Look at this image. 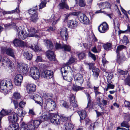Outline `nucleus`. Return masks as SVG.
Returning a JSON list of instances; mask_svg holds the SVG:
<instances>
[{
    "instance_id": "1",
    "label": "nucleus",
    "mask_w": 130,
    "mask_h": 130,
    "mask_svg": "<svg viewBox=\"0 0 130 130\" xmlns=\"http://www.w3.org/2000/svg\"><path fill=\"white\" fill-rule=\"evenodd\" d=\"M27 30H26L23 27L20 26L18 27V38L21 40H24L27 37H35L36 38L39 37L40 36L37 35L36 33H38V31L39 33H41L43 34L44 31L42 30V32L41 30L40 31L35 30V29L32 27H27Z\"/></svg>"
},
{
    "instance_id": "2",
    "label": "nucleus",
    "mask_w": 130,
    "mask_h": 130,
    "mask_svg": "<svg viewBox=\"0 0 130 130\" xmlns=\"http://www.w3.org/2000/svg\"><path fill=\"white\" fill-rule=\"evenodd\" d=\"M12 82L10 80H0V91L4 93L6 91H9L13 88Z\"/></svg>"
},
{
    "instance_id": "3",
    "label": "nucleus",
    "mask_w": 130,
    "mask_h": 130,
    "mask_svg": "<svg viewBox=\"0 0 130 130\" xmlns=\"http://www.w3.org/2000/svg\"><path fill=\"white\" fill-rule=\"evenodd\" d=\"M17 68L18 72L20 73L26 75H27L29 68L27 64L22 63H19Z\"/></svg>"
},
{
    "instance_id": "4",
    "label": "nucleus",
    "mask_w": 130,
    "mask_h": 130,
    "mask_svg": "<svg viewBox=\"0 0 130 130\" xmlns=\"http://www.w3.org/2000/svg\"><path fill=\"white\" fill-rule=\"evenodd\" d=\"M40 75L39 70L37 67H33L30 68L29 74V76L35 80H36L39 78Z\"/></svg>"
},
{
    "instance_id": "5",
    "label": "nucleus",
    "mask_w": 130,
    "mask_h": 130,
    "mask_svg": "<svg viewBox=\"0 0 130 130\" xmlns=\"http://www.w3.org/2000/svg\"><path fill=\"white\" fill-rule=\"evenodd\" d=\"M43 106L46 110L48 111H50L53 110L55 108V103L52 100L47 103L44 102Z\"/></svg>"
},
{
    "instance_id": "6",
    "label": "nucleus",
    "mask_w": 130,
    "mask_h": 130,
    "mask_svg": "<svg viewBox=\"0 0 130 130\" xmlns=\"http://www.w3.org/2000/svg\"><path fill=\"white\" fill-rule=\"evenodd\" d=\"M28 12L31 15L30 19V21L34 23L36 22L38 19L36 10L31 9L28 10Z\"/></svg>"
},
{
    "instance_id": "7",
    "label": "nucleus",
    "mask_w": 130,
    "mask_h": 130,
    "mask_svg": "<svg viewBox=\"0 0 130 130\" xmlns=\"http://www.w3.org/2000/svg\"><path fill=\"white\" fill-rule=\"evenodd\" d=\"M2 64L4 66H5L9 67V68L12 71L14 69L13 63L11 62L10 60L8 58L5 57L3 59Z\"/></svg>"
},
{
    "instance_id": "8",
    "label": "nucleus",
    "mask_w": 130,
    "mask_h": 130,
    "mask_svg": "<svg viewBox=\"0 0 130 130\" xmlns=\"http://www.w3.org/2000/svg\"><path fill=\"white\" fill-rule=\"evenodd\" d=\"M74 81L76 85H82L84 81L83 77L82 75L77 73L74 76Z\"/></svg>"
},
{
    "instance_id": "9",
    "label": "nucleus",
    "mask_w": 130,
    "mask_h": 130,
    "mask_svg": "<svg viewBox=\"0 0 130 130\" xmlns=\"http://www.w3.org/2000/svg\"><path fill=\"white\" fill-rule=\"evenodd\" d=\"M41 76L43 78L47 79H50L53 76V71L48 70H45L42 72Z\"/></svg>"
},
{
    "instance_id": "10",
    "label": "nucleus",
    "mask_w": 130,
    "mask_h": 130,
    "mask_svg": "<svg viewBox=\"0 0 130 130\" xmlns=\"http://www.w3.org/2000/svg\"><path fill=\"white\" fill-rule=\"evenodd\" d=\"M98 29L100 32L104 33L109 29L108 25L106 22H103L99 26Z\"/></svg>"
},
{
    "instance_id": "11",
    "label": "nucleus",
    "mask_w": 130,
    "mask_h": 130,
    "mask_svg": "<svg viewBox=\"0 0 130 130\" xmlns=\"http://www.w3.org/2000/svg\"><path fill=\"white\" fill-rule=\"evenodd\" d=\"M79 20L80 22L86 24H88L89 23V20L87 17L83 13L79 14Z\"/></svg>"
},
{
    "instance_id": "12",
    "label": "nucleus",
    "mask_w": 130,
    "mask_h": 130,
    "mask_svg": "<svg viewBox=\"0 0 130 130\" xmlns=\"http://www.w3.org/2000/svg\"><path fill=\"white\" fill-rule=\"evenodd\" d=\"M67 23L68 27L72 29L76 28L78 25V22L75 20H69Z\"/></svg>"
},
{
    "instance_id": "13",
    "label": "nucleus",
    "mask_w": 130,
    "mask_h": 130,
    "mask_svg": "<svg viewBox=\"0 0 130 130\" xmlns=\"http://www.w3.org/2000/svg\"><path fill=\"white\" fill-rule=\"evenodd\" d=\"M8 117L9 120L12 123H14L17 122L18 118L17 114L14 112H12L9 113Z\"/></svg>"
},
{
    "instance_id": "14",
    "label": "nucleus",
    "mask_w": 130,
    "mask_h": 130,
    "mask_svg": "<svg viewBox=\"0 0 130 130\" xmlns=\"http://www.w3.org/2000/svg\"><path fill=\"white\" fill-rule=\"evenodd\" d=\"M52 118L51 119V122L55 125L59 124L60 120V116L58 115H53L52 114Z\"/></svg>"
},
{
    "instance_id": "15",
    "label": "nucleus",
    "mask_w": 130,
    "mask_h": 130,
    "mask_svg": "<svg viewBox=\"0 0 130 130\" xmlns=\"http://www.w3.org/2000/svg\"><path fill=\"white\" fill-rule=\"evenodd\" d=\"M67 29L65 27L62 28L60 31V36L64 40H67L68 37Z\"/></svg>"
},
{
    "instance_id": "16",
    "label": "nucleus",
    "mask_w": 130,
    "mask_h": 130,
    "mask_svg": "<svg viewBox=\"0 0 130 130\" xmlns=\"http://www.w3.org/2000/svg\"><path fill=\"white\" fill-rule=\"evenodd\" d=\"M23 77L22 75L20 74H17L15 77L14 78V82L15 85L19 86L21 84L22 80Z\"/></svg>"
},
{
    "instance_id": "17",
    "label": "nucleus",
    "mask_w": 130,
    "mask_h": 130,
    "mask_svg": "<svg viewBox=\"0 0 130 130\" xmlns=\"http://www.w3.org/2000/svg\"><path fill=\"white\" fill-rule=\"evenodd\" d=\"M32 98L35 101V102L43 107V101L41 97L37 94L34 95Z\"/></svg>"
},
{
    "instance_id": "18",
    "label": "nucleus",
    "mask_w": 130,
    "mask_h": 130,
    "mask_svg": "<svg viewBox=\"0 0 130 130\" xmlns=\"http://www.w3.org/2000/svg\"><path fill=\"white\" fill-rule=\"evenodd\" d=\"M36 86L33 84H28L26 87L27 93L29 94L32 93L36 90Z\"/></svg>"
},
{
    "instance_id": "19",
    "label": "nucleus",
    "mask_w": 130,
    "mask_h": 130,
    "mask_svg": "<svg viewBox=\"0 0 130 130\" xmlns=\"http://www.w3.org/2000/svg\"><path fill=\"white\" fill-rule=\"evenodd\" d=\"M21 130H35V129L34 126L32 125L31 124H26L25 123H23Z\"/></svg>"
},
{
    "instance_id": "20",
    "label": "nucleus",
    "mask_w": 130,
    "mask_h": 130,
    "mask_svg": "<svg viewBox=\"0 0 130 130\" xmlns=\"http://www.w3.org/2000/svg\"><path fill=\"white\" fill-rule=\"evenodd\" d=\"M46 56L51 61H54L55 57L54 52L48 50L46 52Z\"/></svg>"
},
{
    "instance_id": "21",
    "label": "nucleus",
    "mask_w": 130,
    "mask_h": 130,
    "mask_svg": "<svg viewBox=\"0 0 130 130\" xmlns=\"http://www.w3.org/2000/svg\"><path fill=\"white\" fill-rule=\"evenodd\" d=\"M52 96L53 95L51 93H44L43 94L42 97L45 100V102L47 103L53 100L52 99Z\"/></svg>"
},
{
    "instance_id": "22",
    "label": "nucleus",
    "mask_w": 130,
    "mask_h": 130,
    "mask_svg": "<svg viewBox=\"0 0 130 130\" xmlns=\"http://www.w3.org/2000/svg\"><path fill=\"white\" fill-rule=\"evenodd\" d=\"M71 70V67L68 65L65 66L63 67H62L61 69V72L62 75H63V74L66 75V74H69V72Z\"/></svg>"
},
{
    "instance_id": "23",
    "label": "nucleus",
    "mask_w": 130,
    "mask_h": 130,
    "mask_svg": "<svg viewBox=\"0 0 130 130\" xmlns=\"http://www.w3.org/2000/svg\"><path fill=\"white\" fill-rule=\"evenodd\" d=\"M92 72H93L92 75L95 79H96L99 75L100 71L98 69L95 67L92 68Z\"/></svg>"
},
{
    "instance_id": "24",
    "label": "nucleus",
    "mask_w": 130,
    "mask_h": 130,
    "mask_svg": "<svg viewBox=\"0 0 130 130\" xmlns=\"http://www.w3.org/2000/svg\"><path fill=\"white\" fill-rule=\"evenodd\" d=\"M41 121H40L38 120H31L27 124H30L32 125H33L35 129V128H37L39 126L40 124L41 123Z\"/></svg>"
},
{
    "instance_id": "25",
    "label": "nucleus",
    "mask_w": 130,
    "mask_h": 130,
    "mask_svg": "<svg viewBox=\"0 0 130 130\" xmlns=\"http://www.w3.org/2000/svg\"><path fill=\"white\" fill-rule=\"evenodd\" d=\"M44 43L47 47L50 49H52L53 47V45L52 42L48 40H44Z\"/></svg>"
},
{
    "instance_id": "26",
    "label": "nucleus",
    "mask_w": 130,
    "mask_h": 130,
    "mask_svg": "<svg viewBox=\"0 0 130 130\" xmlns=\"http://www.w3.org/2000/svg\"><path fill=\"white\" fill-rule=\"evenodd\" d=\"M52 114H50L49 113L43 114L41 117H40L41 121H43L45 120L50 119L51 118V116H52Z\"/></svg>"
},
{
    "instance_id": "27",
    "label": "nucleus",
    "mask_w": 130,
    "mask_h": 130,
    "mask_svg": "<svg viewBox=\"0 0 130 130\" xmlns=\"http://www.w3.org/2000/svg\"><path fill=\"white\" fill-rule=\"evenodd\" d=\"M61 2L58 5V8L60 9H62L65 8L68 9L69 7L65 1H61Z\"/></svg>"
},
{
    "instance_id": "28",
    "label": "nucleus",
    "mask_w": 130,
    "mask_h": 130,
    "mask_svg": "<svg viewBox=\"0 0 130 130\" xmlns=\"http://www.w3.org/2000/svg\"><path fill=\"white\" fill-rule=\"evenodd\" d=\"M99 6L101 8H109L110 7V5L109 3L107 2H105L100 3Z\"/></svg>"
},
{
    "instance_id": "29",
    "label": "nucleus",
    "mask_w": 130,
    "mask_h": 130,
    "mask_svg": "<svg viewBox=\"0 0 130 130\" xmlns=\"http://www.w3.org/2000/svg\"><path fill=\"white\" fill-rule=\"evenodd\" d=\"M65 127L66 130H72L74 125L71 121H67L65 123Z\"/></svg>"
},
{
    "instance_id": "30",
    "label": "nucleus",
    "mask_w": 130,
    "mask_h": 130,
    "mask_svg": "<svg viewBox=\"0 0 130 130\" xmlns=\"http://www.w3.org/2000/svg\"><path fill=\"white\" fill-rule=\"evenodd\" d=\"M78 113L79 115L80 119L83 120L85 118L86 116V112L85 110L78 111Z\"/></svg>"
},
{
    "instance_id": "31",
    "label": "nucleus",
    "mask_w": 130,
    "mask_h": 130,
    "mask_svg": "<svg viewBox=\"0 0 130 130\" xmlns=\"http://www.w3.org/2000/svg\"><path fill=\"white\" fill-rule=\"evenodd\" d=\"M64 74H63V75H62L63 79L68 82H71L72 81L73 79L72 74H69L67 76H66Z\"/></svg>"
},
{
    "instance_id": "32",
    "label": "nucleus",
    "mask_w": 130,
    "mask_h": 130,
    "mask_svg": "<svg viewBox=\"0 0 130 130\" xmlns=\"http://www.w3.org/2000/svg\"><path fill=\"white\" fill-rule=\"evenodd\" d=\"M6 54L13 58H15V55L14 54L13 50L11 48H8L6 50Z\"/></svg>"
},
{
    "instance_id": "33",
    "label": "nucleus",
    "mask_w": 130,
    "mask_h": 130,
    "mask_svg": "<svg viewBox=\"0 0 130 130\" xmlns=\"http://www.w3.org/2000/svg\"><path fill=\"white\" fill-rule=\"evenodd\" d=\"M19 12L20 10L19 8L18 7V8H17L15 10L11 11H3V15H5L6 14L13 13L15 12L17 13H19Z\"/></svg>"
},
{
    "instance_id": "34",
    "label": "nucleus",
    "mask_w": 130,
    "mask_h": 130,
    "mask_svg": "<svg viewBox=\"0 0 130 130\" xmlns=\"http://www.w3.org/2000/svg\"><path fill=\"white\" fill-rule=\"evenodd\" d=\"M16 112L17 114L18 115V116L21 117H24L26 113L25 111H23L20 108H18V109Z\"/></svg>"
},
{
    "instance_id": "35",
    "label": "nucleus",
    "mask_w": 130,
    "mask_h": 130,
    "mask_svg": "<svg viewBox=\"0 0 130 130\" xmlns=\"http://www.w3.org/2000/svg\"><path fill=\"white\" fill-rule=\"evenodd\" d=\"M23 55L24 57L28 60H31L32 58V54L28 51L24 52Z\"/></svg>"
},
{
    "instance_id": "36",
    "label": "nucleus",
    "mask_w": 130,
    "mask_h": 130,
    "mask_svg": "<svg viewBox=\"0 0 130 130\" xmlns=\"http://www.w3.org/2000/svg\"><path fill=\"white\" fill-rule=\"evenodd\" d=\"M11 112L10 110L3 109L0 112V116L2 118L4 116L9 114Z\"/></svg>"
},
{
    "instance_id": "37",
    "label": "nucleus",
    "mask_w": 130,
    "mask_h": 130,
    "mask_svg": "<svg viewBox=\"0 0 130 130\" xmlns=\"http://www.w3.org/2000/svg\"><path fill=\"white\" fill-rule=\"evenodd\" d=\"M18 128V124L15 123L10 125L8 127V130H16Z\"/></svg>"
},
{
    "instance_id": "38",
    "label": "nucleus",
    "mask_w": 130,
    "mask_h": 130,
    "mask_svg": "<svg viewBox=\"0 0 130 130\" xmlns=\"http://www.w3.org/2000/svg\"><path fill=\"white\" fill-rule=\"evenodd\" d=\"M112 46V44L110 42L107 43L103 45L104 48L106 50H108L111 49Z\"/></svg>"
},
{
    "instance_id": "39",
    "label": "nucleus",
    "mask_w": 130,
    "mask_h": 130,
    "mask_svg": "<svg viewBox=\"0 0 130 130\" xmlns=\"http://www.w3.org/2000/svg\"><path fill=\"white\" fill-rule=\"evenodd\" d=\"M29 47L36 52H38L40 51L37 45H35V44H30L29 45Z\"/></svg>"
},
{
    "instance_id": "40",
    "label": "nucleus",
    "mask_w": 130,
    "mask_h": 130,
    "mask_svg": "<svg viewBox=\"0 0 130 130\" xmlns=\"http://www.w3.org/2000/svg\"><path fill=\"white\" fill-rule=\"evenodd\" d=\"M64 51L70 52L71 50V46L68 44H63L62 45V49Z\"/></svg>"
},
{
    "instance_id": "41",
    "label": "nucleus",
    "mask_w": 130,
    "mask_h": 130,
    "mask_svg": "<svg viewBox=\"0 0 130 130\" xmlns=\"http://www.w3.org/2000/svg\"><path fill=\"white\" fill-rule=\"evenodd\" d=\"M102 62L103 63V65L102 66L101 68L103 71L104 72H105L106 68L105 67V64L108 63V62L106 60V59L104 58H103L102 59Z\"/></svg>"
},
{
    "instance_id": "42",
    "label": "nucleus",
    "mask_w": 130,
    "mask_h": 130,
    "mask_svg": "<svg viewBox=\"0 0 130 130\" xmlns=\"http://www.w3.org/2000/svg\"><path fill=\"white\" fill-rule=\"evenodd\" d=\"M125 48V46L123 45H120L117 47L116 53L117 54V55H119V52L121 51L122 50Z\"/></svg>"
},
{
    "instance_id": "43",
    "label": "nucleus",
    "mask_w": 130,
    "mask_h": 130,
    "mask_svg": "<svg viewBox=\"0 0 130 130\" xmlns=\"http://www.w3.org/2000/svg\"><path fill=\"white\" fill-rule=\"evenodd\" d=\"M126 59L125 57L124 56L120 57L119 55H118V56L117 55V61L120 64L122 61L125 60Z\"/></svg>"
},
{
    "instance_id": "44",
    "label": "nucleus",
    "mask_w": 130,
    "mask_h": 130,
    "mask_svg": "<svg viewBox=\"0 0 130 130\" xmlns=\"http://www.w3.org/2000/svg\"><path fill=\"white\" fill-rule=\"evenodd\" d=\"M87 97V99H88V104L87 105V106L86 107L87 108H90V105H91V102L90 101V100L91 99V96L87 92H86L85 93Z\"/></svg>"
},
{
    "instance_id": "45",
    "label": "nucleus",
    "mask_w": 130,
    "mask_h": 130,
    "mask_svg": "<svg viewBox=\"0 0 130 130\" xmlns=\"http://www.w3.org/2000/svg\"><path fill=\"white\" fill-rule=\"evenodd\" d=\"M121 126L127 128V130H129V127L130 126L127 122L123 121L121 123Z\"/></svg>"
},
{
    "instance_id": "46",
    "label": "nucleus",
    "mask_w": 130,
    "mask_h": 130,
    "mask_svg": "<svg viewBox=\"0 0 130 130\" xmlns=\"http://www.w3.org/2000/svg\"><path fill=\"white\" fill-rule=\"evenodd\" d=\"M21 98L20 94L18 92H15L14 93L12 98L16 100H18Z\"/></svg>"
},
{
    "instance_id": "47",
    "label": "nucleus",
    "mask_w": 130,
    "mask_h": 130,
    "mask_svg": "<svg viewBox=\"0 0 130 130\" xmlns=\"http://www.w3.org/2000/svg\"><path fill=\"white\" fill-rule=\"evenodd\" d=\"M60 104L61 106L64 107L66 108H68L69 107L68 104L63 100L60 101Z\"/></svg>"
},
{
    "instance_id": "48",
    "label": "nucleus",
    "mask_w": 130,
    "mask_h": 130,
    "mask_svg": "<svg viewBox=\"0 0 130 130\" xmlns=\"http://www.w3.org/2000/svg\"><path fill=\"white\" fill-rule=\"evenodd\" d=\"M79 1V5L81 7H84L85 5V2L83 0H75L76 3L77 4L78 1Z\"/></svg>"
},
{
    "instance_id": "49",
    "label": "nucleus",
    "mask_w": 130,
    "mask_h": 130,
    "mask_svg": "<svg viewBox=\"0 0 130 130\" xmlns=\"http://www.w3.org/2000/svg\"><path fill=\"white\" fill-rule=\"evenodd\" d=\"M96 103L99 106H100L101 108V109L102 110H103L104 109V108L103 106H102V103H101V98H97Z\"/></svg>"
},
{
    "instance_id": "50",
    "label": "nucleus",
    "mask_w": 130,
    "mask_h": 130,
    "mask_svg": "<svg viewBox=\"0 0 130 130\" xmlns=\"http://www.w3.org/2000/svg\"><path fill=\"white\" fill-rule=\"evenodd\" d=\"M83 87L78 86L76 85H74L73 86V90L75 91H77L83 89Z\"/></svg>"
},
{
    "instance_id": "51",
    "label": "nucleus",
    "mask_w": 130,
    "mask_h": 130,
    "mask_svg": "<svg viewBox=\"0 0 130 130\" xmlns=\"http://www.w3.org/2000/svg\"><path fill=\"white\" fill-rule=\"evenodd\" d=\"M70 105L73 107H76L78 106V105L77 103V102L75 101H74L71 100L70 102Z\"/></svg>"
},
{
    "instance_id": "52",
    "label": "nucleus",
    "mask_w": 130,
    "mask_h": 130,
    "mask_svg": "<svg viewBox=\"0 0 130 130\" xmlns=\"http://www.w3.org/2000/svg\"><path fill=\"white\" fill-rule=\"evenodd\" d=\"M46 3L45 1H42L39 6V9H41L45 7L46 6Z\"/></svg>"
},
{
    "instance_id": "53",
    "label": "nucleus",
    "mask_w": 130,
    "mask_h": 130,
    "mask_svg": "<svg viewBox=\"0 0 130 130\" xmlns=\"http://www.w3.org/2000/svg\"><path fill=\"white\" fill-rule=\"evenodd\" d=\"M78 56L80 59H82L84 58L85 55L84 52H81L78 54Z\"/></svg>"
},
{
    "instance_id": "54",
    "label": "nucleus",
    "mask_w": 130,
    "mask_h": 130,
    "mask_svg": "<svg viewBox=\"0 0 130 130\" xmlns=\"http://www.w3.org/2000/svg\"><path fill=\"white\" fill-rule=\"evenodd\" d=\"M76 59L73 57H71L69 59L68 63V65L74 63Z\"/></svg>"
},
{
    "instance_id": "55",
    "label": "nucleus",
    "mask_w": 130,
    "mask_h": 130,
    "mask_svg": "<svg viewBox=\"0 0 130 130\" xmlns=\"http://www.w3.org/2000/svg\"><path fill=\"white\" fill-rule=\"evenodd\" d=\"M20 40L18 39H15L13 42L14 45L16 46H19L20 43Z\"/></svg>"
},
{
    "instance_id": "56",
    "label": "nucleus",
    "mask_w": 130,
    "mask_h": 130,
    "mask_svg": "<svg viewBox=\"0 0 130 130\" xmlns=\"http://www.w3.org/2000/svg\"><path fill=\"white\" fill-rule=\"evenodd\" d=\"M125 84L128 85L130 86V78L129 77H127L125 80Z\"/></svg>"
},
{
    "instance_id": "57",
    "label": "nucleus",
    "mask_w": 130,
    "mask_h": 130,
    "mask_svg": "<svg viewBox=\"0 0 130 130\" xmlns=\"http://www.w3.org/2000/svg\"><path fill=\"white\" fill-rule=\"evenodd\" d=\"M56 29V27L55 26H50L49 28V29H47L46 30H44L45 31H48L49 32L50 30H51L52 31H54Z\"/></svg>"
},
{
    "instance_id": "58",
    "label": "nucleus",
    "mask_w": 130,
    "mask_h": 130,
    "mask_svg": "<svg viewBox=\"0 0 130 130\" xmlns=\"http://www.w3.org/2000/svg\"><path fill=\"white\" fill-rule=\"evenodd\" d=\"M89 56L91 57L92 59L95 61L96 59V58L95 56L93 54L90 52H89L88 54Z\"/></svg>"
},
{
    "instance_id": "59",
    "label": "nucleus",
    "mask_w": 130,
    "mask_h": 130,
    "mask_svg": "<svg viewBox=\"0 0 130 130\" xmlns=\"http://www.w3.org/2000/svg\"><path fill=\"white\" fill-rule=\"evenodd\" d=\"M55 47L57 49H62V45H61L60 44L56 43Z\"/></svg>"
},
{
    "instance_id": "60",
    "label": "nucleus",
    "mask_w": 130,
    "mask_h": 130,
    "mask_svg": "<svg viewBox=\"0 0 130 130\" xmlns=\"http://www.w3.org/2000/svg\"><path fill=\"white\" fill-rule=\"evenodd\" d=\"M60 121L62 122H64L66 121L67 120H68V118L67 117H65L63 116L60 117Z\"/></svg>"
},
{
    "instance_id": "61",
    "label": "nucleus",
    "mask_w": 130,
    "mask_h": 130,
    "mask_svg": "<svg viewBox=\"0 0 130 130\" xmlns=\"http://www.w3.org/2000/svg\"><path fill=\"white\" fill-rule=\"evenodd\" d=\"M115 26H117V27H119V24L118 22V19H115L113 20Z\"/></svg>"
},
{
    "instance_id": "62",
    "label": "nucleus",
    "mask_w": 130,
    "mask_h": 130,
    "mask_svg": "<svg viewBox=\"0 0 130 130\" xmlns=\"http://www.w3.org/2000/svg\"><path fill=\"white\" fill-rule=\"evenodd\" d=\"M25 104L26 103L25 102L22 101L20 102L19 105L20 107L23 108L24 107Z\"/></svg>"
},
{
    "instance_id": "63",
    "label": "nucleus",
    "mask_w": 130,
    "mask_h": 130,
    "mask_svg": "<svg viewBox=\"0 0 130 130\" xmlns=\"http://www.w3.org/2000/svg\"><path fill=\"white\" fill-rule=\"evenodd\" d=\"M85 121L86 122V125H89L91 123V121L88 118H86L85 119Z\"/></svg>"
},
{
    "instance_id": "64",
    "label": "nucleus",
    "mask_w": 130,
    "mask_h": 130,
    "mask_svg": "<svg viewBox=\"0 0 130 130\" xmlns=\"http://www.w3.org/2000/svg\"><path fill=\"white\" fill-rule=\"evenodd\" d=\"M37 62H39L42 61V59L41 57L40 56H38L35 60Z\"/></svg>"
}]
</instances>
